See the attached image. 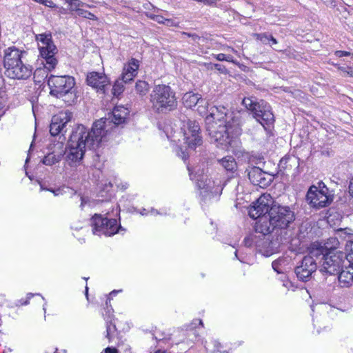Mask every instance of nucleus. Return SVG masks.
I'll use <instances>...</instances> for the list:
<instances>
[{"label":"nucleus","mask_w":353,"mask_h":353,"mask_svg":"<svg viewBox=\"0 0 353 353\" xmlns=\"http://www.w3.org/2000/svg\"><path fill=\"white\" fill-rule=\"evenodd\" d=\"M197 111L205 116L207 131L212 141L226 150L234 151L240 145L239 137L242 133L241 125L248 112L234 110L226 112L224 106H213L208 112V101L203 98L197 103Z\"/></svg>","instance_id":"nucleus-1"},{"label":"nucleus","mask_w":353,"mask_h":353,"mask_svg":"<svg viewBox=\"0 0 353 353\" xmlns=\"http://www.w3.org/2000/svg\"><path fill=\"white\" fill-rule=\"evenodd\" d=\"M128 110L123 106H116L108 118L97 121L90 131L83 125H79L73 131L68 141L66 161L70 166H76L82 160L85 149L94 148L105 137L111 128V123L116 125L125 121Z\"/></svg>","instance_id":"nucleus-2"},{"label":"nucleus","mask_w":353,"mask_h":353,"mask_svg":"<svg viewBox=\"0 0 353 353\" xmlns=\"http://www.w3.org/2000/svg\"><path fill=\"white\" fill-rule=\"evenodd\" d=\"M167 137L176 143V153L184 161L189 157L188 150H194L203 143L199 124L188 119H181L180 128L173 132L167 131Z\"/></svg>","instance_id":"nucleus-3"},{"label":"nucleus","mask_w":353,"mask_h":353,"mask_svg":"<svg viewBox=\"0 0 353 353\" xmlns=\"http://www.w3.org/2000/svg\"><path fill=\"white\" fill-rule=\"evenodd\" d=\"M262 218L259 223L255 224V230L262 234H268L274 231L285 230L294 221V212L289 206L278 203L270 209V212Z\"/></svg>","instance_id":"nucleus-4"},{"label":"nucleus","mask_w":353,"mask_h":353,"mask_svg":"<svg viewBox=\"0 0 353 353\" xmlns=\"http://www.w3.org/2000/svg\"><path fill=\"white\" fill-rule=\"evenodd\" d=\"M41 56V64L43 68H37L34 72V79L40 82L41 79L47 77L48 72L55 68L58 60L55 55L57 48L52 41L50 34H39L36 36Z\"/></svg>","instance_id":"nucleus-5"},{"label":"nucleus","mask_w":353,"mask_h":353,"mask_svg":"<svg viewBox=\"0 0 353 353\" xmlns=\"http://www.w3.org/2000/svg\"><path fill=\"white\" fill-rule=\"evenodd\" d=\"M23 52L15 47L4 51L3 65L6 75L14 79H26L32 74V68L21 61Z\"/></svg>","instance_id":"nucleus-6"},{"label":"nucleus","mask_w":353,"mask_h":353,"mask_svg":"<svg viewBox=\"0 0 353 353\" xmlns=\"http://www.w3.org/2000/svg\"><path fill=\"white\" fill-rule=\"evenodd\" d=\"M150 101L152 109L158 113L169 112L177 106L175 92L169 85L165 84L154 87L150 95Z\"/></svg>","instance_id":"nucleus-7"},{"label":"nucleus","mask_w":353,"mask_h":353,"mask_svg":"<svg viewBox=\"0 0 353 353\" xmlns=\"http://www.w3.org/2000/svg\"><path fill=\"white\" fill-rule=\"evenodd\" d=\"M190 179L195 181L198 188L203 196L210 197L217 194L221 191L220 182L216 183L209 178L208 170L205 165H196L193 170L188 168Z\"/></svg>","instance_id":"nucleus-8"},{"label":"nucleus","mask_w":353,"mask_h":353,"mask_svg":"<svg viewBox=\"0 0 353 353\" xmlns=\"http://www.w3.org/2000/svg\"><path fill=\"white\" fill-rule=\"evenodd\" d=\"M242 103L252 112L253 117L263 127L272 123L274 121L271 108L267 102L263 100L256 102L252 97H246L243 99Z\"/></svg>","instance_id":"nucleus-9"},{"label":"nucleus","mask_w":353,"mask_h":353,"mask_svg":"<svg viewBox=\"0 0 353 353\" xmlns=\"http://www.w3.org/2000/svg\"><path fill=\"white\" fill-rule=\"evenodd\" d=\"M307 200L314 208H321L327 206L332 201V195L323 182L318 186L312 185L307 193Z\"/></svg>","instance_id":"nucleus-10"},{"label":"nucleus","mask_w":353,"mask_h":353,"mask_svg":"<svg viewBox=\"0 0 353 353\" xmlns=\"http://www.w3.org/2000/svg\"><path fill=\"white\" fill-rule=\"evenodd\" d=\"M48 84L50 90V94L59 98L72 91L75 81L73 77L68 75H50L48 77Z\"/></svg>","instance_id":"nucleus-11"},{"label":"nucleus","mask_w":353,"mask_h":353,"mask_svg":"<svg viewBox=\"0 0 353 353\" xmlns=\"http://www.w3.org/2000/svg\"><path fill=\"white\" fill-rule=\"evenodd\" d=\"M91 225L93 234L99 236L104 234L110 236L123 230L121 225L118 226L116 219H109L98 214L92 217Z\"/></svg>","instance_id":"nucleus-12"},{"label":"nucleus","mask_w":353,"mask_h":353,"mask_svg":"<svg viewBox=\"0 0 353 353\" xmlns=\"http://www.w3.org/2000/svg\"><path fill=\"white\" fill-rule=\"evenodd\" d=\"M275 201L270 194H263L250 206L248 214L250 218L257 219L256 223H259L262 218L268 216L270 209L275 203Z\"/></svg>","instance_id":"nucleus-13"},{"label":"nucleus","mask_w":353,"mask_h":353,"mask_svg":"<svg viewBox=\"0 0 353 353\" xmlns=\"http://www.w3.org/2000/svg\"><path fill=\"white\" fill-rule=\"evenodd\" d=\"M344 257L342 252H329L321 263V271L330 275L338 274L344 265Z\"/></svg>","instance_id":"nucleus-14"},{"label":"nucleus","mask_w":353,"mask_h":353,"mask_svg":"<svg viewBox=\"0 0 353 353\" xmlns=\"http://www.w3.org/2000/svg\"><path fill=\"white\" fill-rule=\"evenodd\" d=\"M72 113L68 111L61 112L52 117L50 125V132L52 136L63 134L67 131V125L71 121Z\"/></svg>","instance_id":"nucleus-15"},{"label":"nucleus","mask_w":353,"mask_h":353,"mask_svg":"<svg viewBox=\"0 0 353 353\" xmlns=\"http://www.w3.org/2000/svg\"><path fill=\"white\" fill-rule=\"evenodd\" d=\"M316 259L311 256H305L301 264L295 268V273L299 280L307 281L316 270Z\"/></svg>","instance_id":"nucleus-16"},{"label":"nucleus","mask_w":353,"mask_h":353,"mask_svg":"<svg viewBox=\"0 0 353 353\" xmlns=\"http://www.w3.org/2000/svg\"><path fill=\"white\" fill-rule=\"evenodd\" d=\"M265 235L263 234L258 242L257 250L262 255L268 257L278 252L280 243L277 241L270 240L269 236Z\"/></svg>","instance_id":"nucleus-17"},{"label":"nucleus","mask_w":353,"mask_h":353,"mask_svg":"<svg viewBox=\"0 0 353 353\" xmlns=\"http://www.w3.org/2000/svg\"><path fill=\"white\" fill-rule=\"evenodd\" d=\"M248 177L252 184L261 188L268 186L271 182V178L259 167H252L248 170Z\"/></svg>","instance_id":"nucleus-18"},{"label":"nucleus","mask_w":353,"mask_h":353,"mask_svg":"<svg viewBox=\"0 0 353 353\" xmlns=\"http://www.w3.org/2000/svg\"><path fill=\"white\" fill-rule=\"evenodd\" d=\"M88 84L98 91L105 92V89L110 85V81L106 75L96 72H90L87 76Z\"/></svg>","instance_id":"nucleus-19"},{"label":"nucleus","mask_w":353,"mask_h":353,"mask_svg":"<svg viewBox=\"0 0 353 353\" xmlns=\"http://www.w3.org/2000/svg\"><path fill=\"white\" fill-rule=\"evenodd\" d=\"M139 68V61L132 58L128 63L124 64L122 73L121 81L125 83L132 81L137 75Z\"/></svg>","instance_id":"nucleus-20"},{"label":"nucleus","mask_w":353,"mask_h":353,"mask_svg":"<svg viewBox=\"0 0 353 353\" xmlns=\"http://www.w3.org/2000/svg\"><path fill=\"white\" fill-rule=\"evenodd\" d=\"M337 276L339 284L341 288H348L353 284V264L345 266L339 271Z\"/></svg>","instance_id":"nucleus-21"},{"label":"nucleus","mask_w":353,"mask_h":353,"mask_svg":"<svg viewBox=\"0 0 353 353\" xmlns=\"http://www.w3.org/2000/svg\"><path fill=\"white\" fill-rule=\"evenodd\" d=\"M308 251L309 254L306 256H311L312 259L315 257L316 259L319 257L322 256V260L325 259V255H327L329 252L327 251L324 245L320 242H314L312 243L308 248Z\"/></svg>","instance_id":"nucleus-22"},{"label":"nucleus","mask_w":353,"mask_h":353,"mask_svg":"<svg viewBox=\"0 0 353 353\" xmlns=\"http://www.w3.org/2000/svg\"><path fill=\"white\" fill-rule=\"evenodd\" d=\"M220 165L228 172L234 174L237 170V163L232 156H226L218 160Z\"/></svg>","instance_id":"nucleus-23"},{"label":"nucleus","mask_w":353,"mask_h":353,"mask_svg":"<svg viewBox=\"0 0 353 353\" xmlns=\"http://www.w3.org/2000/svg\"><path fill=\"white\" fill-rule=\"evenodd\" d=\"M201 99V97L199 94L192 92H186L182 99L183 105L188 108H192L196 105Z\"/></svg>","instance_id":"nucleus-24"},{"label":"nucleus","mask_w":353,"mask_h":353,"mask_svg":"<svg viewBox=\"0 0 353 353\" xmlns=\"http://www.w3.org/2000/svg\"><path fill=\"white\" fill-rule=\"evenodd\" d=\"M135 90L141 96H145L150 90L149 84L145 81L139 80L135 84Z\"/></svg>","instance_id":"nucleus-25"},{"label":"nucleus","mask_w":353,"mask_h":353,"mask_svg":"<svg viewBox=\"0 0 353 353\" xmlns=\"http://www.w3.org/2000/svg\"><path fill=\"white\" fill-rule=\"evenodd\" d=\"M65 1L68 4L70 12L71 13L75 12L77 15L79 14V10H81L84 5V3L79 0H65Z\"/></svg>","instance_id":"nucleus-26"},{"label":"nucleus","mask_w":353,"mask_h":353,"mask_svg":"<svg viewBox=\"0 0 353 353\" xmlns=\"http://www.w3.org/2000/svg\"><path fill=\"white\" fill-rule=\"evenodd\" d=\"M261 237V235H250L244 239V244L246 247H252L253 245H255L256 248H257V244L258 242H259Z\"/></svg>","instance_id":"nucleus-27"},{"label":"nucleus","mask_w":353,"mask_h":353,"mask_svg":"<svg viewBox=\"0 0 353 353\" xmlns=\"http://www.w3.org/2000/svg\"><path fill=\"white\" fill-rule=\"evenodd\" d=\"M323 245L327 252H336L335 250L339 245V241L336 238L332 237L329 239Z\"/></svg>","instance_id":"nucleus-28"},{"label":"nucleus","mask_w":353,"mask_h":353,"mask_svg":"<svg viewBox=\"0 0 353 353\" xmlns=\"http://www.w3.org/2000/svg\"><path fill=\"white\" fill-rule=\"evenodd\" d=\"M345 258L350 264H353V241H348L345 245Z\"/></svg>","instance_id":"nucleus-29"},{"label":"nucleus","mask_w":353,"mask_h":353,"mask_svg":"<svg viewBox=\"0 0 353 353\" xmlns=\"http://www.w3.org/2000/svg\"><path fill=\"white\" fill-rule=\"evenodd\" d=\"M123 81L117 80L115 81L112 88V94L114 96H119L124 90Z\"/></svg>","instance_id":"nucleus-30"},{"label":"nucleus","mask_w":353,"mask_h":353,"mask_svg":"<svg viewBox=\"0 0 353 353\" xmlns=\"http://www.w3.org/2000/svg\"><path fill=\"white\" fill-rule=\"evenodd\" d=\"M58 161L59 159L52 153L46 155L42 161L43 163L46 165H52Z\"/></svg>","instance_id":"nucleus-31"},{"label":"nucleus","mask_w":353,"mask_h":353,"mask_svg":"<svg viewBox=\"0 0 353 353\" xmlns=\"http://www.w3.org/2000/svg\"><path fill=\"white\" fill-rule=\"evenodd\" d=\"M77 16H79V17H83L85 19H88L90 20H94V21L98 20V18L93 13H92L86 10H84L82 8H81V10H79V14H77Z\"/></svg>","instance_id":"nucleus-32"},{"label":"nucleus","mask_w":353,"mask_h":353,"mask_svg":"<svg viewBox=\"0 0 353 353\" xmlns=\"http://www.w3.org/2000/svg\"><path fill=\"white\" fill-rule=\"evenodd\" d=\"M35 295L41 296V299L45 301L43 305V310L44 312L46 313V301H45L44 297L42 296L40 294H32V293L28 294L27 296H26V300L25 301H22V300H20L21 305H28L29 303L30 299Z\"/></svg>","instance_id":"nucleus-33"},{"label":"nucleus","mask_w":353,"mask_h":353,"mask_svg":"<svg viewBox=\"0 0 353 353\" xmlns=\"http://www.w3.org/2000/svg\"><path fill=\"white\" fill-rule=\"evenodd\" d=\"M214 57L218 61H228V62L236 63V61L234 60L233 57L232 55H230V54H224V53H220V54L214 55Z\"/></svg>","instance_id":"nucleus-34"},{"label":"nucleus","mask_w":353,"mask_h":353,"mask_svg":"<svg viewBox=\"0 0 353 353\" xmlns=\"http://www.w3.org/2000/svg\"><path fill=\"white\" fill-rule=\"evenodd\" d=\"M254 37L257 39L261 41L264 44H268L270 41L271 35L267 33H256L254 34Z\"/></svg>","instance_id":"nucleus-35"},{"label":"nucleus","mask_w":353,"mask_h":353,"mask_svg":"<svg viewBox=\"0 0 353 353\" xmlns=\"http://www.w3.org/2000/svg\"><path fill=\"white\" fill-rule=\"evenodd\" d=\"M283 262V259H278L272 262V266L274 271L277 273H282V268H281V263Z\"/></svg>","instance_id":"nucleus-36"},{"label":"nucleus","mask_w":353,"mask_h":353,"mask_svg":"<svg viewBox=\"0 0 353 353\" xmlns=\"http://www.w3.org/2000/svg\"><path fill=\"white\" fill-rule=\"evenodd\" d=\"M339 70L341 72V74L344 77H353V70L350 68L339 67Z\"/></svg>","instance_id":"nucleus-37"},{"label":"nucleus","mask_w":353,"mask_h":353,"mask_svg":"<svg viewBox=\"0 0 353 353\" xmlns=\"http://www.w3.org/2000/svg\"><path fill=\"white\" fill-rule=\"evenodd\" d=\"M41 186V190H48L49 192H51L54 194V196H59V195H61L63 194V190L61 189V188H57V189H46V188H44L43 185L41 184L40 185Z\"/></svg>","instance_id":"nucleus-38"},{"label":"nucleus","mask_w":353,"mask_h":353,"mask_svg":"<svg viewBox=\"0 0 353 353\" xmlns=\"http://www.w3.org/2000/svg\"><path fill=\"white\" fill-rule=\"evenodd\" d=\"M150 17L152 19H153L154 21H155L156 22H157L158 23H160V24H163L164 22H165V18L163 17L161 15L152 14V15L150 16Z\"/></svg>","instance_id":"nucleus-39"},{"label":"nucleus","mask_w":353,"mask_h":353,"mask_svg":"<svg viewBox=\"0 0 353 353\" xmlns=\"http://www.w3.org/2000/svg\"><path fill=\"white\" fill-rule=\"evenodd\" d=\"M223 50H224L225 52H232L234 53L239 57H240V56H241V54H240V52L238 50H236L234 48H232V47L228 46H223Z\"/></svg>","instance_id":"nucleus-40"},{"label":"nucleus","mask_w":353,"mask_h":353,"mask_svg":"<svg viewBox=\"0 0 353 353\" xmlns=\"http://www.w3.org/2000/svg\"><path fill=\"white\" fill-rule=\"evenodd\" d=\"M283 285L287 288L288 290H294V285L293 283L289 281L288 279H284L283 281Z\"/></svg>","instance_id":"nucleus-41"},{"label":"nucleus","mask_w":353,"mask_h":353,"mask_svg":"<svg viewBox=\"0 0 353 353\" xmlns=\"http://www.w3.org/2000/svg\"><path fill=\"white\" fill-rule=\"evenodd\" d=\"M104 353H118V350L115 347H108L103 350Z\"/></svg>","instance_id":"nucleus-42"},{"label":"nucleus","mask_w":353,"mask_h":353,"mask_svg":"<svg viewBox=\"0 0 353 353\" xmlns=\"http://www.w3.org/2000/svg\"><path fill=\"white\" fill-rule=\"evenodd\" d=\"M44 6L51 8H55L57 7L53 1L50 0H46Z\"/></svg>","instance_id":"nucleus-43"},{"label":"nucleus","mask_w":353,"mask_h":353,"mask_svg":"<svg viewBox=\"0 0 353 353\" xmlns=\"http://www.w3.org/2000/svg\"><path fill=\"white\" fill-rule=\"evenodd\" d=\"M163 24L166 25L167 26H170V27L176 26L175 22L172 19H165Z\"/></svg>","instance_id":"nucleus-44"},{"label":"nucleus","mask_w":353,"mask_h":353,"mask_svg":"<svg viewBox=\"0 0 353 353\" xmlns=\"http://www.w3.org/2000/svg\"><path fill=\"white\" fill-rule=\"evenodd\" d=\"M350 54V53L349 52H347V51L339 50V51L336 52V55L337 57H344V56H348Z\"/></svg>","instance_id":"nucleus-45"},{"label":"nucleus","mask_w":353,"mask_h":353,"mask_svg":"<svg viewBox=\"0 0 353 353\" xmlns=\"http://www.w3.org/2000/svg\"><path fill=\"white\" fill-rule=\"evenodd\" d=\"M349 193L353 197V178L351 179L349 184Z\"/></svg>","instance_id":"nucleus-46"},{"label":"nucleus","mask_w":353,"mask_h":353,"mask_svg":"<svg viewBox=\"0 0 353 353\" xmlns=\"http://www.w3.org/2000/svg\"><path fill=\"white\" fill-rule=\"evenodd\" d=\"M81 207L83 208L85 206V205L88 202V199L81 196Z\"/></svg>","instance_id":"nucleus-47"},{"label":"nucleus","mask_w":353,"mask_h":353,"mask_svg":"<svg viewBox=\"0 0 353 353\" xmlns=\"http://www.w3.org/2000/svg\"><path fill=\"white\" fill-rule=\"evenodd\" d=\"M122 292L121 290H113L112 291L110 294H109V297L108 298V300H110V298L112 296H114L115 294H117L118 292Z\"/></svg>","instance_id":"nucleus-48"},{"label":"nucleus","mask_w":353,"mask_h":353,"mask_svg":"<svg viewBox=\"0 0 353 353\" xmlns=\"http://www.w3.org/2000/svg\"><path fill=\"white\" fill-rule=\"evenodd\" d=\"M277 43V41L275 38H274L272 35H271V37H270V41L269 42L268 44H270V46L273 45V44H276Z\"/></svg>","instance_id":"nucleus-49"},{"label":"nucleus","mask_w":353,"mask_h":353,"mask_svg":"<svg viewBox=\"0 0 353 353\" xmlns=\"http://www.w3.org/2000/svg\"><path fill=\"white\" fill-rule=\"evenodd\" d=\"M58 12H59V13L60 14H65L67 13L66 9H65V8H63L62 7L59 8V11Z\"/></svg>","instance_id":"nucleus-50"},{"label":"nucleus","mask_w":353,"mask_h":353,"mask_svg":"<svg viewBox=\"0 0 353 353\" xmlns=\"http://www.w3.org/2000/svg\"><path fill=\"white\" fill-rule=\"evenodd\" d=\"M154 338L157 341H162V340L166 339L165 337H163L161 335H157V334L154 336Z\"/></svg>","instance_id":"nucleus-51"},{"label":"nucleus","mask_w":353,"mask_h":353,"mask_svg":"<svg viewBox=\"0 0 353 353\" xmlns=\"http://www.w3.org/2000/svg\"><path fill=\"white\" fill-rule=\"evenodd\" d=\"M139 213L141 214V215H147L148 214V212H147L146 209L145 208H143L140 210Z\"/></svg>","instance_id":"nucleus-52"},{"label":"nucleus","mask_w":353,"mask_h":353,"mask_svg":"<svg viewBox=\"0 0 353 353\" xmlns=\"http://www.w3.org/2000/svg\"><path fill=\"white\" fill-rule=\"evenodd\" d=\"M34 1L40 4L44 5L46 0H33Z\"/></svg>","instance_id":"nucleus-53"},{"label":"nucleus","mask_w":353,"mask_h":353,"mask_svg":"<svg viewBox=\"0 0 353 353\" xmlns=\"http://www.w3.org/2000/svg\"><path fill=\"white\" fill-rule=\"evenodd\" d=\"M214 68L216 69H217L218 70H221V65H219V64H214Z\"/></svg>","instance_id":"nucleus-54"},{"label":"nucleus","mask_w":353,"mask_h":353,"mask_svg":"<svg viewBox=\"0 0 353 353\" xmlns=\"http://www.w3.org/2000/svg\"><path fill=\"white\" fill-rule=\"evenodd\" d=\"M110 325H107V336H109V332H110Z\"/></svg>","instance_id":"nucleus-55"},{"label":"nucleus","mask_w":353,"mask_h":353,"mask_svg":"<svg viewBox=\"0 0 353 353\" xmlns=\"http://www.w3.org/2000/svg\"><path fill=\"white\" fill-rule=\"evenodd\" d=\"M150 212H151L152 214H158L157 211H155L154 209H151Z\"/></svg>","instance_id":"nucleus-56"},{"label":"nucleus","mask_w":353,"mask_h":353,"mask_svg":"<svg viewBox=\"0 0 353 353\" xmlns=\"http://www.w3.org/2000/svg\"><path fill=\"white\" fill-rule=\"evenodd\" d=\"M88 288L86 286L85 287V296L87 297V299H88Z\"/></svg>","instance_id":"nucleus-57"},{"label":"nucleus","mask_w":353,"mask_h":353,"mask_svg":"<svg viewBox=\"0 0 353 353\" xmlns=\"http://www.w3.org/2000/svg\"><path fill=\"white\" fill-rule=\"evenodd\" d=\"M199 321V325L203 326V321L201 320H197Z\"/></svg>","instance_id":"nucleus-58"},{"label":"nucleus","mask_w":353,"mask_h":353,"mask_svg":"<svg viewBox=\"0 0 353 353\" xmlns=\"http://www.w3.org/2000/svg\"><path fill=\"white\" fill-rule=\"evenodd\" d=\"M155 353H165V352L164 351L159 350V351L156 352Z\"/></svg>","instance_id":"nucleus-59"},{"label":"nucleus","mask_w":353,"mask_h":353,"mask_svg":"<svg viewBox=\"0 0 353 353\" xmlns=\"http://www.w3.org/2000/svg\"><path fill=\"white\" fill-rule=\"evenodd\" d=\"M54 353H58L57 350H56V351L54 352Z\"/></svg>","instance_id":"nucleus-60"},{"label":"nucleus","mask_w":353,"mask_h":353,"mask_svg":"<svg viewBox=\"0 0 353 353\" xmlns=\"http://www.w3.org/2000/svg\"><path fill=\"white\" fill-rule=\"evenodd\" d=\"M101 353H104V352H101Z\"/></svg>","instance_id":"nucleus-61"}]
</instances>
